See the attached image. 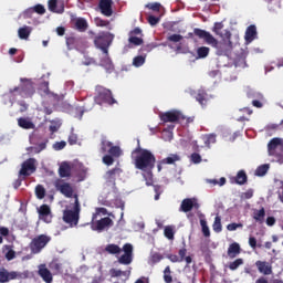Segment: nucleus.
Segmentation results:
<instances>
[{"instance_id": "a211bd4d", "label": "nucleus", "mask_w": 283, "mask_h": 283, "mask_svg": "<svg viewBox=\"0 0 283 283\" xmlns=\"http://www.w3.org/2000/svg\"><path fill=\"white\" fill-rule=\"evenodd\" d=\"M255 266L259 271V273H262V275H272L273 274V265L266 261H256Z\"/></svg>"}, {"instance_id": "7c9ffc66", "label": "nucleus", "mask_w": 283, "mask_h": 283, "mask_svg": "<svg viewBox=\"0 0 283 283\" xmlns=\"http://www.w3.org/2000/svg\"><path fill=\"white\" fill-rule=\"evenodd\" d=\"M78 43H81V38H76V36L66 38V45L69 50H74L78 48Z\"/></svg>"}, {"instance_id": "20e7f679", "label": "nucleus", "mask_w": 283, "mask_h": 283, "mask_svg": "<svg viewBox=\"0 0 283 283\" xmlns=\"http://www.w3.org/2000/svg\"><path fill=\"white\" fill-rule=\"evenodd\" d=\"M114 41V34L109 32H101L94 38V45L101 50L105 56H109V46Z\"/></svg>"}, {"instance_id": "473e14b6", "label": "nucleus", "mask_w": 283, "mask_h": 283, "mask_svg": "<svg viewBox=\"0 0 283 283\" xmlns=\"http://www.w3.org/2000/svg\"><path fill=\"white\" fill-rule=\"evenodd\" d=\"M266 216V211L264 210V208H261L260 210L254 211L253 213V218L256 222H260V224H262V222H264V217Z\"/></svg>"}, {"instance_id": "052dcab7", "label": "nucleus", "mask_w": 283, "mask_h": 283, "mask_svg": "<svg viewBox=\"0 0 283 283\" xmlns=\"http://www.w3.org/2000/svg\"><path fill=\"white\" fill-rule=\"evenodd\" d=\"M191 161H192L195 165H199V163H202V157L200 156V154L193 153V154L191 155Z\"/></svg>"}, {"instance_id": "c85d7f7f", "label": "nucleus", "mask_w": 283, "mask_h": 283, "mask_svg": "<svg viewBox=\"0 0 283 283\" xmlns=\"http://www.w3.org/2000/svg\"><path fill=\"white\" fill-rule=\"evenodd\" d=\"M180 160V156L177 154H171L170 156L164 158L160 164L161 165H175Z\"/></svg>"}, {"instance_id": "4be33fe9", "label": "nucleus", "mask_w": 283, "mask_h": 283, "mask_svg": "<svg viewBox=\"0 0 283 283\" xmlns=\"http://www.w3.org/2000/svg\"><path fill=\"white\" fill-rule=\"evenodd\" d=\"M74 28L77 30V32H87V28H90V24L87 23V20L85 18H76L74 22Z\"/></svg>"}, {"instance_id": "f03ea898", "label": "nucleus", "mask_w": 283, "mask_h": 283, "mask_svg": "<svg viewBox=\"0 0 283 283\" xmlns=\"http://www.w3.org/2000/svg\"><path fill=\"white\" fill-rule=\"evenodd\" d=\"M134 165L139 171H147L151 176L154 167H156V156L149 149L138 146L133 150Z\"/></svg>"}, {"instance_id": "b1692460", "label": "nucleus", "mask_w": 283, "mask_h": 283, "mask_svg": "<svg viewBox=\"0 0 283 283\" xmlns=\"http://www.w3.org/2000/svg\"><path fill=\"white\" fill-rule=\"evenodd\" d=\"M59 0H49L48 1V9L50 10V12H55L57 14H63L64 12V8L63 6L61 8H59Z\"/></svg>"}, {"instance_id": "c9c22d12", "label": "nucleus", "mask_w": 283, "mask_h": 283, "mask_svg": "<svg viewBox=\"0 0 283 283\" xmlns=\"http://www.w3.org/2000/svg\"><path fill=\"white\" fill-rule=\"evenodd\" d=\"M212 229L214 233H221L222 232V218L220 216H217L214 218Z\"/></svg>"}, {"instance_id": "7ed1b4c3", "label": "nucleus", "mask_w": 283, "mask_h": 283, "mask_svg": "<svg viewBox=\"0 0 283 283\" xmlns=\"http://www.w3.org/2000/svg\"><path fill=\"white\" fill-rule=\"evenodd\" d=\"M63 222L70 224V227H78V220H81V202L78 201V195H74V207L73 210H64Z\"/></svg>"}, {"instance_id": "a878e982", "label": "nucleus", "mask_w": 283, "mask_h": 283, "mask_svg": "<svg viewBox=\"0 0 283 283\" xmlns=\"http://www.w3.org/2000/svg\"><path fill=\"white\" fill-rule=\"evenodd\" d=\"M59 176L60 178H70V176H72V168L67 165V163L60 166Z\"/></svg>"}, {"instance_id": "72a5a7b5", "label": "nucleus", "mask_w": 283, "mask_h": 283, "mask_svg": "<svg viewBox=\"0 0 283 283\" xmlns=\"http://www.w3.org/2000/svg\"><path fill=\"white\" fill-rule=\"evenodd\" d=\"M242 264H244V259H235L234 261L230 262L228 264V269H230V271H238V269H240V266H242Z\"/></svg>"}, {"instance_id": "0eeeda50", "label": "nucleus", "mask_w": 283, "mask_h": 283, "mask_svg": "<svg viewBox=\"0 0 283 283\" xmlns=\"http://www.w3.org/2000/svg\"><path fill=\"white\" fill-rule=\"evenodd\" d=\"M28 277H30V273L28 271H24V272L11 271V272H9L6 268L0 269V283L11 282V280H28Z\"/></svg>"}, {"instance_id": "338daca9", "label": "nucleus", "mask_w": 283, "mask_h": 283, "mask_svg": "<svg viewBox=\"0 0 283 283\" xmlns=\"http://www.w3.org/2000/svg\"><path fill=\"white\" fill-rule=\"evenodd\" d=\"M154 191H155V200H160V195L163 193V189L160 186H154Z\"/></svg>"}, {"instance_id": "79ce46f5", "label": "nucleus", "mask_w": 283, "mask_h": 283, "mask_svg": "<svg viewBox=\"0 0 283 283\" xmlns=\"http://www.w3.org/2000/svg\"><path fill=\"white\" fill-rule=\"evenodd\" d=\"M203 143L206 147H211L213 143H216V135L214 134H209L203 137Z\"/></svg>"}, {"instance_id": "f8f14e48", "label": "nucleus", "mask_w": 283, "mask_h": 283, "mask_svg": "<svg viewBox=\"0 0 283 283\" xmlns=\"http://www.w3.org/2000/svg\"><path fill=\"white\" fill-rule=\"evenodd\" d=\"M21 81L23 84L20 85V96H22V98H30L34 96L35 90L32 81L28 78H22Z\"/></svg>"}, {"instance_id": "ea45409f", "label": "nucleus", "mask_w": 283, "mask_h": 283, "mask_svg": "<svg viewBox=\"0 0 283 283\" xmlns=\"http://www.w3.org/2000/svg\"><path fill=\"white\" fill-rule=\"evenodd\" d=\"M164 282L171 283L174 282V276H171V268L167 265L164 270Z\"/></svg>"}, {"instance_id": "4c0bfd02", "label": "nucleus", "mask_w": 283, "mask_h": 283, "mask_svg": "<svg viewBox=\"0 0 283 283\" xmlns=\"http://www.w3.org/2000/svg\"><path fill=\"white\" fill-rule=\"evenodd\" d=\"M105 251L107 253H111V255H118V253H120L122 250H120V247L112 243L106 245Z\"/></svg>"}, {"instance_id": "6ab92c4d", "label": "nucleus", "mask_w": 283, "mask_h": 283, "mask_svg": "<svg viewBox=\"0 0 283 283\" xmlns=\"http://www.w3.org/2000/svg\"><path fill=\"white\" fill-rule=\"evenodd\" d=\"M276 149H283L282 138L274 137L268 144V154L269 156L275 154Z\"/></svg>"}, {"instance_id": "5fc2aeb1", "label": "nucleus", "mask_w": 283, "mask_h": 283, "mask_svg": "<svg viewBox=\"0 0 283 283\" xmlns=\"http://www.w3.org/2000/svg\"><path fill=\"white\" fill-rule=\"evenodd\" d=\"M69 145H76L78 143V135L71 133L67 139Z\"/></svg>"}, {"instance_id": "c756f323", "label": "nucleus", "mask_w": 283, "mask_h": 283, "mask_svg": "<svg viewBox=\"0 0 283 283\" xmlns=\"http://www.w3.org/2000/svg\"><path fill=\"white\" fill-rule=\"evenodd\" d=\"M270 167L271 166L269 164H263V165L259 166L255 169L254 176H258L259 178H262L263 176H266V174H269Z\"/></svg>"}, {"instance_id": "13d9d810", "label": "nucleus", "mask_w": 283, "mask_h": 283, "mask_svg": "<svg viewBox=\"0 0 283 283\" xmlns=\"http://www.w3.org/2000/svg\"><path fill=\"white\" fill-rule=\"evenodd\" d=\"M147 21H148L149 25H158V23H160V18L155 17V15H149L147 18Z\"/></svg>"}, {"instance_id": "49530a36", "label": "nucleus", "mask_w": 283, "mask_h": 283, "mask_svg": "<svg viewBox=\"0 0 283 283\" xmlns=\"http://www.w3.org/2000/svg\"><path fill=\"white\" fill-rule=\"evenodd\" d=\"M128 43H132L133 45H143L144 40L143 38H138L136 35H129Z\"/></svg>"}, {"instance_id": "5701e85b", "label": "nucleus", "mask_w": 283, "mask_h": 283, "mask_svg": "<svg viewBox=\"0 0 283 283\" xmlns=\"http://www.w3.org/2000/svg\"><path fill=\"white\" fill-rule=\"evenodd\" d=\"M40 277H42L43 282L46 283H52V272H50L45 265H40L39 271H38Z\"/></svg>"}, {"instance_id": "bb28decb", "label": "nucleus", "mask_w": 283, "mask_h": 283, "mask_svg": "<svg viewBox=\"0 0 283 283\" xmlns=\"http://www.w3.org/2000/svg\"><path fill=\"white\" fill-rule=\"evenodd\" d=\"M18 125L19 127H21L22 129H34V123H32V120L25 118V117H20L18 119Z\"/></svg>"}, {"instance_id": "6e6552de", "label": "nucleus", "mask_w": 283, "mask_h": 283, "mask_svg": "<svg viewBox=\"0 0 283 283\" xmlns=\"http://www.w3.org/2000/svg\"><path fill=\"white\" fill-rule=\"evenodd\" d=\"M36 171V159L34 158H29L24 160L21 164V169L19 170V178L21 180H25L29 178V176H32Z\"/></svg>"}, {"instance_id": "69168bd1", "label": "nucleus", "mask_w": 283, "mask_h": 283, "mask_svg": "<svg viewBox=\"0 0 283 283\" xmlns=\"http://www.w3.org/2000/svg\"><path fill=\"white\" fill-rule=\"evenodd\" d=\"M240 228H242V223H230L227 226L228 231H235Z\"/></svg>"}, {"instance_id": "cd10ccee", "label": "nucleus", "mask_w": 283, "mask_h": 283, "mask_svg": "<svg viewBox=\"0 0 283 283\" xmlns=\"http://www.w3.org/2000/svg\"><path fill=\"white\" fill-rule=\"evenodd\" d=\"M31 32L32 30L30 29V27H22L18 30V36L19 39L28 41V39H30Z\"/></svg>"}, {"instance_id": "f257e3e1", "label": "nucleus", "mask_w": 283, "mask_h": 283, "mask_svg": "<svg viewBox=\"0 0 283 283\" xmlns=\"http://www.w3.org/2000/svg\"><path fill=\"white\" fill-rule=\"evenodd\" d=\"M223 28L224 24H222V22H216L212 29L214 34L221 36L222 41L220 43L208 31L202 29H195L193 34L199 39H203L207 45L216 48L221 54H227V52H231V50H233V42L231 41V31L226 30L224 33H220V30Z\"/></svg>"}, {"instance_id": "864d4df0", "label": "nucleus", "mask_w": 283, "mask_h": 283, "mask_svg": "<svg viewBox=\"0 0 283 283\" xmlns=\"http://www.w3.org/2000/svg\"><path fill=\"white\" fill-rule=\"evenodd\" d=\"M167 40L170 41L171 43H180V41H182V35L171 34L167 38Z\"/></svg>"}, {"instance_id": "8fccbe9b", "label": "nucleus", "mask_w": 283, "mask_h": 283, "mask_svg": "<svg viewBox=\"0 0 283 283\" xmlns=\"http://www.w3.org/2000/svg\"><path fill=\"white\" fill-rule=\"evenodd\" d=\"M95 25H97V28H107L109 25V20H103L101 18H95Z\"/></svg>"}, {"instance_id": "0e129e2a", "label": "nucleus", "mask_w": 283, "mask_h": 283, "mask_svg": "<svg viewBox=\"0 0 283 283\" xmlns=\"http://www.w3.org/2000/svg\"><path fill=\"white\" fill-rule=\"evenodd\" d=\"M178 255H179V262H185V258L187 256V248H181L178 251Z\"/></svg>"}, {"instance_id": "e2e57ef3", "label": "nucleus", "mask_w": 283, "mask_h": 283, "mask_svg": "<svg viewBox=\"0 0 283 283\" xmlns=\"http://www.w3.org/2000/svg\"><path fill=\"white\" fill-rule=\"evenodd\" d=\"M150 260L153 262V264H158V262H160L163 260V254L160 253H154L151 256H150Z\"/></svg>"}, {"instance_id": "f3484780", "label": "nucleus", "mask_w": 283, "mask_h": 283, "mask_svg": "<svg viewBox=\"0 0 283 283\" xmlns=\"http://www.w3.org/2000/svg\"><path fill=\"white\" fill-rule=\"evenodd\" d=\"M114 2L112 0H99L98 8L104 17H112L114 10L112 9Z\"/></svg>"}, {"instance_id": "3c124183", "label": "nucleus", "mask_w": 283, "mask_h": 283, "mask_svg": "<svg viewBox=\"0 0 283 283\" xmlns=\"http://www.w3.org/2000/svg\"><path fill=\"white\" fill-rule=\"evenodd\" d=\"M146 8H148V10H153V12H160L161 4L159 2L148 3L146 4Z\"/></svg>"}, {"instance_id": "2f4dec72", "label": "nucleus", "mask_w": 283, "mask_h": 283, "mask_svg": "<svg viewBox=\"0 0 283 283\" xmlns=\"http://www.w3.org/2000/svg\"><path fill=\"white\" fill-rule=\"evenodd\" d=\"M132 271H120L116 269H111L109 274L111 277H120V275H124V277H129Z\"/></svg>"}, {"instance_id": "bf43d9fd", "label": "nucleus", "mask_w": 283, "mask_h": 283, "mask_svg": "<svg viewBox=\"0 0 283 283\" xmlns=\"http://www.w3.org/2000/svg\"><path fill=\"white\" fill-rule=\"evenodd\" d=\"M196 99L198 101V103H200V105H205V103H207V95L202 92L198 93Z\"/></svg>"}, {"instance_id": "aec40b11", "label": "nucleus", "mask_w": 283, "mask_h": 283, "mask_svg": "<svg viewBox=\"0 0 283 283\" xmlns=\"http://www.w3.org/2000/svg\"><path fill=\"white\" fill-rule=\"evenodd\" d=\"M256 38H258V28L255 27V24L249 25L245 30V35H244L245 43H253V41H255Z\"/></svg>"}, {"instance_id": "680f3d73", "label": "nucleus", "mask_w": 283, "mask_h": 283, "mask_svg": "<svg viewBox=\"0 0 283 283\" xmlns=\"http://www.w3.org/2000/svg\"><path fill=\"white\" fill-rule=\"evenodd\" d=\"M17 258V252L12 249H10L7 253H6V260H8V262L14 260Z\"/></svg>"}, {"instance_id": "39448f33", "label": "nucleus", "mask_w": 283, "mask_h": 283, "mask_svg": "<svg viewBox=\"0 0 283 283\" xmlns=\"http://www.w3.org/2000/svg\"><path fill=\"white\" fill-rule=\"evenodd\" d=\"M51 240L52 238L46 234H39L38 237H34L29 244L31 253H41L45 249V247L50 244Z\"/></svg>"}, {"instance_id": "37998d69", "label": "nucleus", "mask_w": 283, "mask_h": 283, "mask_svg": "<svg viewBox=\"0 0 283 283\" xmlns=\"http://www.w3.org/2000/svg\"><path fill=\"white\" fill-rule=\"evenodd\" d=\"M112 142H108L107 139H102L101 142V151L102 154H107L109 151V148L112 147Z\"/></svg>"}, {"instance_id": "09e8293b", "label": "nucleus", "mask_w": 283, "mask_h": 283, "mask_svg": "<svg viewBox=\"0 0 283 283\" xmlns=\"http://www.w3.org/2000/svg\"><path fill=\"white\" fill-rule=\"evenodd\" d=\"M51 125L49 127L51 134H56V132H59V129H61V123H59L57 120H51L50 122Z\"/></svg>"}, {"instance_id": "6e6d98bb", "label": "nucleus", "mask_w": 283, "mask_h": 283, "mask_svg": "<svg viewBox=\"0 0 283 283\" xmlns=\"http://www.w3.org/2000/svg\"><path fill=\"white\" fill-rule=\"evenodd\" d=\"M33 12L36 14H45V7L43 4H35L33 7Z\"/></svg>"}, {"instance_id": "f704fd0d", "label": "nucleus", "mask_w": 283, "mask_h": 283, "mask_svg": "<svg viewBox=\"0 0 283 283\" xmlns=\"http://www.w3.org/2000/svg\"><path fill=\"white\" fill-rule=\"evenodd\" d=\"M48 147V139H44L43 142L39 143L38 145L31 147V151L33 154H41L43 149Z\"/></svg>"}, {"instance_id": "c03bdc74", "label": "nucleus", "mask_w": 283, "mask_h": 283, "mask_svg": "<svg viewBox=\"0 0 283 283\" xmlns=\"http://www.w3.org/2000/svg\"><path fill=\"white\" fill-rule=\"evenodd\" d=\"M200 224H201V229L205 238H209L211 235V231L209 230V226H207V220L201 219Z\"/></svg>"}, {"instance_id": "603ef678", "label": "nucleus", "mask_w": 283, "mask_h": 283, "mask_svg": "<svg viewBox=\"0 0 283 283\" xmlns=\"http://www.w3.org/2000/svg\"><path fill=\"white\" fill-rule=\"evenodd\" d=\"M67 146V143L62 140V142H56L54 145H53V149L55 151H61V149H65V147Z\"/></svg>"}, {"instance_id": "a19ab883", "label": "nucleus", "mask_w": 283, "mask_h": 283, "mask_svg": "<svg viewBox=\"0 0 283 283\" xmlns=\"http://www.w3.org/2000/svg\"><path fill=\"white\" fill-rule=\"evenodd\" d=\"M35 196L39 200H43V198H45V188L42 185H38L35 187Z\"/></svg>"}, {"instance_id": "2eb2a0df", "label": "nucleus", "mask_w": 283, "mask_h": 283, "mask_svg": "<svg viewBox=\"0 0 283 283\" xmlns=\"http://www.w3.org/2000/svg\"><path fill=\"white\" fill-rule=\"evenodd\" d=\"M38 213H39L40 220H43V222H46V224H50V222H52V209H50V206L48 205L40 206Z\"/></svg>"}, {"instance_id": "1a4fd4ad", "label": "nucleus", "mask_w": 283, "mask_h": 283, "mask_svg": "<svg viewBox=\"0 0 283 283\" xmlns=\"http://www.w3.org/2000/svg\"><path fill=\"white\" fill-rule=\"evenodd\" d=\"M54 187L56 191H60L62 196H65V198H74V188L70 182H66L63 179H56L54 182Z\"/></svg>"}, {"instance_id": "e433bc0d", "label": "nucleus", "mask_w": 283, "mask_h": 283, "mask_svg": "<svg viewBox=\"0 0 283 283\" xmlns=\"http://www.w3.org/2000/svg\"><path fill=\"white\" fill-rule=\"evenodd\" d=\"M210 49L208 46H200L197 49V59H207L209 56Z\"/></svg>"}, {"instance_id": "4d7b16f0", "label": "nucleus", "mask_w": 283, "mask_h": 283, "mask_svg": "<svg viewBox=\"0 0 283 283\" xmlns=\"http://www.w3.org/2000/svg\"><path fill=\"white\" fill-rule=\"evenodd\" d=\"M104 165H107V167H111V165H114V157L112 155H105L103 157Z\"/></svg>"}, {"instance_id": "774afa93", "label": "nucleus", "mask_w": 283, "mask_h": 283, "mask_svg": "<svg viewBox=\"0 0 283 283\" xmlns=\"http://www.w3.org/2000/svg\"><path fill=\"white\" fill-rule=\"evenodd\" d=\"M166 258L168 260H170V262H174V263L180 262V258L178 255H176V254H167Z\"/></svg>"}, {"instance_id": "423d86ee", "label": "nucleus", "mask_w": 283, "mask_h": 283, "mask_svg": "<svg viewBox=\"0 0 283 283\" xmlns=\"http://www.w3.org/2000/svg\"><path fill=\"white\" fill-rule=\"evenodd\" d=\"M97 95L95 96V102L97 105H114L116 104V101L114 98V95H112V91L108 88H105L103 86L96 87Z\"/></svg>"}, {"instance_id": "9b49d317", "label": "nucleus", "mask_w": 283, "mask_h": 283, "mask_svg": "<svg viewBox=\"0 0 283 283\" xmlns=\"http://www.w3.org/2000/svg\"><path fill=\"white\" fill-rule=\"evenodd\" d=\"M124 254L119 256L118 263L129 265L134 260V245L132 243H126L123 247Z\"/></svg>"}, {"instance_id": "9d476101", "label": "nucleus", "mask_w": 283, "mask_h": 283, "mask_svg": "<svg viewBox=\"0 0 283 283\" xmlns=\"http://www.w3.org/2000/svg\"><path fill=\"white\" fill-rule=\"evenodd\" d=\"M160 120L163 123H182L185 115L180 111H168L160 115Z\"/></svg>"}, {"instance_id": "dca6fc26", "label": "nucleus", "mask_w": 283, "mask_h": 283, "mask_svg": "<svg viewBox=\"0 0 283 283\" xmlns=\"http://www.w3.org/2000/svg\"><path fill=\"white\" fill-rule=\"evenodd\" d=\"M123 174V169L119 167H115L108 171H106L104 178L108 185H116V178Z\"/></svg>"}, {"instance_id": "4468645a", "label": "nucleus", "mask_w": 283, "mask_h": 283, "mask_svg": "<svg viewBox=\"0 0 283 283\" xmlns=\"http://www.w3.org/2000/svg\"><path fill=\"white\" fill-rule=\"evenodd\" d=\"M192 209H200V203L196 198H186L181 201L180 211L184 213H189Z\"/></svg>"}, {"instance_id": "393cba45", "label": "nucleus", "mask_w": 283, "mask_h": 283, "mask_svg": "<svg viewBox=\"0 0 283 283\" xmlns=\"http://www.w3.org/2000/svg\"><path fill=\"white\" fill-rule=\"evenodd\" d=\"M247 180H249V177L244 170H239L237 176L232 178V182H235V185H247Z\"/></svg>"}, {"instance_id": "58836bf2", "label": "nucleus", "mask_w": 283, "mask_h": 283, "mask_svg": "<svg viewBox=\"0 0 283 283\" xmlns=\"http://www.w3.org/2000/svg\"><path fill=\"white\" fill-rule=\"evenodd\" d=\"M108 154L109 156H113L114 158H120V154H123V151L120 150V147L118 146H114L111 145L109 149H108Z\"/></svg>"}, {"instance_id": "de8ad7c7", "label": "nucleus", "mask_w": 283, "mask_h": 283, "mask_svg": "<svg viewBox=\"0 0 283 283\" xmlns=\"http://www.w3.org/2000/svg\"><path fill=\"white\" fill-rule=\"evenodd\" d=\"M175 233L176 232H174V228H171V226H168L164 229L165 238H167L168 240H174Z\"/></svg>"}, {"instance_id": "ddd939ff", "label": "nucleus", "mask_w": 283, "mask_h": 283, "mask_svg": "<svg viewBox=\"0 0 283 283\" xmlns=\"http://www.w3.org/2000/svg\"><path fill=\"white\" fill-rule=\"evenodd\" d=\"M109 227H114V221L109 217L102 218L91 224L92 231L98 232L105 231V229H109Z\"/></svg>"}, {"instance_id": "a18cd8bd", "label": "nucleus", "mask_w": 283, "mask_h": 283, "mask_svg": "<svg viewBox=\"0 0 283 283\" xmlns=\"http://www.w3.org/2000/svg\"><path fill=\"white\" fill-rule=\"evenodd\" d=\"M133 65L135 67H142V65H145V56L143 55L135 56L133 60Z\"/></svg>"}, {"instance_id": "412c9836", "label": "nucleus", "mask_w": 283, "mask_h": 283, "mask_svg": "<svg viewBox=\"0 0 283 283\" xmlns=\"http://www.w3.org/2000/svg\"><path fill=\"white\" fill-rule=\"evenodd\" d=\"M227 253H228V258H230V260L238 258V255H240V253H242V248H240V243H238V242L231 243L228 248Z\"/></svg>"}]
</instances>
